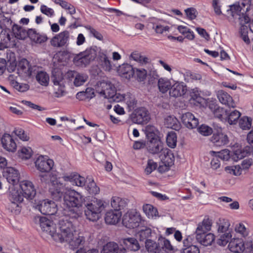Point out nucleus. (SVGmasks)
<instances>
[{
    "label": "nucleus",
    "mask_w": 253,
    "mask_h": 253,
    "mask_svg": "<svg viewBox=\"0 0 253 253\" xmlns=\"http://www.w3.org/2000/svg\"><path fill=\"white\" fill-rule=\"evenodd\" d=\"M94 97V89L91 87H87L85 91L79 92L76 94V98L80 100H90Z\"/></svg>",
    "instance_id": "nucleus-37"
},
{
    "label": "nucleus",
    "mask_w": 253,
    "mask_h": 253,
    "mask_svg": "<svg viewBox=\"0 0 253 253\" xmlns=\"http://www.w3.org/2000/svg\"><path fill=\"white\" fill-rule=\"evenodd\" d=\"M130 58L140 64H146L149 62V59L146 56H143L137 51L133 52L130 55Z\"/></svg>",
    "instance_id": "nucleus-45"
},
{
    "label": "nucleus",
    "mask_w": 253,
    "mask_h": 253,
    "mask_svg": "<svg viewBox=\"0 0 253 253\" xmlns=\"http://www.w3.org/2000/svg\"><path fill=\"white\" fill-rule=\"evenodd\" d=\"M1 144L6 151L14 152L17 148L16 143L12 136L9 134L4 133L1 138Z\"/></svg>",
    "instance_id": "nucleus-23"
},
{
    "label": "nucleus",
    "mask_w": 253,
    "mask_h": 253,
    "mask_svg": "<svg viewBox=\"0 0 253 253\" xmlns=\"http://www.w3.org/2000/svg\"><path fill=\"white\" fill-rule=\"evenodd\" d=\"M211 141L215 146L221 147L227 145L229 143V138L225 133L217 132L213 134Z\"/></svg>",
    "instance_id": "nucleus-22"
},
{
    "label": "nucleus",
    "mask_w": 253,
    "mask_h": 253,
    "mask_svg": "<svg viewBox=\"0 0 253 253\" xmlns=\"http://www.w3.org/2000/svg\"><path fill=\"white\" fill-rule=\"evenodd\" d=\"M165 125L168 128L175 130H178L180 128V124L177 119L171 116L167 117L165 120Z\"/></svg>",
    "instance_id": "nucleus-41"
},
{
    "label": "nucleus",
    "mask_w": 253,
    "mask_h": 253,
    "mask_svg": "<svg viewBox=\"0 0 253 253\" xmlns=\"http://www.w3.org/2000/svg\"><path fill=\"white\" fill-rule=\"evenodd\" d=\"M121 216V211L117 210H111L106 212L105 221L108 224H116L120 221Z\"/></svg>",
    "instance_id": "nucleus-27"
},
{
    "label": "nucleus",
    "mask_w": 253,
    "mask_h": 253,
    "mask_svg": "<svg viewBox=\"0 0 253 253\" xmlns=\"http://www.w3.org/2000/svg\"><path fill=\"white\" fill-rule=\"evenodd\" d=\"M217 157L223 161H228L230 158V151L227 149L218 152Z\"/></svg>",
    "instance_id": "nucleus-63"
},
{
    "label": "nucleus",
    "mask_w": 253,
    "mask_h": 253,
    "mask_svg": "<svg viewBox=\"0 0 253 253\" xmlns=\"http://www.w3.org/2000/svg\"><path fill=\"white\" fill-rule=\"evenodd\" d=\"M117 71L121 77L127 79H129L134 74V69L128 64H123L120 66Z\"/></svg>",
    "instance_id": "nucleus-28"
},
{
    "label": "nucleus",
    "mask_w": 253,
    "mask_h": 253,
    "mask_svg": "<svg viewBox=\"0 0 253 253\" xmlns=\"http://www.w3.org/2000/svg\"><path fill=\"white\" fill-rule=\"evenodd\" d=\"M98 90L106 98H111L115 93L116 87L110 82H101L98 84Z\"/></svg>",
    "instance_id": "nucleus-17"
},
{
    "label": "nucleus",
    "mask_w": 253,
    "mask_h": 253,
    "mask_svg": "<svg viewBox=\"0 0 253 253\" xmlns=\"http://www.w3.org/2000/svg\"><path fill=\"white\" fill-rule=\"evenodd\" d=\"M7 161L5 158L1 157V169L3 167L2 175L10 185H18L20 174L17 170L12 167H6Z\"/></svg>",
    "instance_id": "nucleus-8"
},
{
    "label": "nucleus",
    "mask_w": 253,
    "mask_h": 253,
    "mask_svg": "<svg viewBox=\"0 0 253 253\" xmlns=\"http://www.w3.org/2000/svg\"><path fill=\"white\" fill-rule=\"evenodd\" d=\"M143 211L149 218H156L159 216L157 208L150 204H145L143 206Z\"/></svg>",
    "instance_id": "nucleus-38"
},
{
    "label": "nucleus",
    "mask_w": 253,
    "mask_h": 253,
    "mask_svg": "<svg viewBox=\"0 0 253 253\" xmlns=\"http://www.w3.org/2000/svg\"><path fill=\"white\" fill-rule=\"evenodd\" d=\"M161 253H168L173 250L172 246L168 239L165 238H160L158 239Z\"/></svg>",
    "instance_id": "nucleus-40"
},
{
    "label": "nucleus",
    "mask_w": 253,
    "mask_h": 253,
    "mask_svg": "<svg viewBox=\"0 0 253 253\" xmlns=\"http://www.w3.org/2000/svg\"><path fill=\"white\" fill-rule=\"evenodd\" d=\"M119 247L114 242L108 243L103 247L101 253H118Z\"/></svg>",
    "instance_id": "nucleus-44"
},
{
    "label": "nucleus",
    "mask_w": 253,
    "mask_h": 253,
    "mask_svg": "<svg viewBox=\"0 0 253 253\" xmlns=\"http://www.w3.org/2000/svg\"><path fill=\"white\" fill-rule=\"evenodd\" d=\"M64 185L58 180H53L51 182L49 187V192L52 199L58 201L63 197Z\"/></svg>",
    "instance_id": "nucleus-15"
},
{
    "label": "nucleus",
    "mask_w": 253,
    "mask_h": 253,
    "mask_svg": "<svg viewBox=\"0 0 253 253\" xmlns=\"http://www.w3.org/2000/svg\"><path fill=\"white\" fill-rule=\"evenodd\" d=\"M217 97L221 103L229 107L234 108L236 104L232 97L226 92L220 90L217 93Z\"/></svg>",
    "instance_id": "nucleus-26"
},
{
    "label": "nucleus",
    "mask_w": 253,
    "mask_h": 253,
    "mask_svg": "<svg viewBox=\"0 0 253 253\" xmlns=\"http://www.w3.org/2000/svg\"><path fill=\"white\" fill-rule=\"evenodd\" d=\"M158 130L153 125H149L145 127V133L148 140L152 139V138H158Z\"/></svg>",
    "instance_id": "nucleus-46"
},
{
    "label": "nucleus",
    "mask_w": 253,
    "mask_h": 253,
    "mask_svg": "<svg viewBox=\"0 0 253 253\" xmlns=\"http://www.w3.org/2000/svg\"><path fill=\"white\" fill-rule=\"evenodd\" d=\"M37 81L42 85L46 86L49 81V76L44 72H40L36 76Z\"/></svg>",
    "instance_id": "nucleus-50"
},
{
    "label": "nucleus",
    "mask_w": 253,
    "mask_h": 253,
    "mask_svg": "<svg viewBox=\"0 0 253 253\" xmlns=\"http://www.w3.org/2000/svg\"><path fill=\"white\" fill-rule=\"evenodd\" d=\"M87 78L88 77L85 74L77 73L75 75L74 85L76 86H80L83 85L87 81Z\"/></svg>",
    "instance_id": "nucleus-52"
},
{
    "label": "nucleus",
    "mask_w": 253,
    "mask_h": 253,
    "mask_svg": "<svg viewBox=\"0 0 253 253\" xmlns=\"http://www.w3.org/2000/svg\"><path fill=\"white\" fill-rule=\"evenodd\" d=\"M152 28L157 34H163L164 32L168 31L169 27L168 26H164L160 24H153Z\"/></svg>",
    "instance_id": "nucleus-61"
},
{
    "label": "nucleus",
    "mask_w": 253,
    "mask_h": 253,
    "mask_svg": "<svg viewBox=\"0 0 253 253\" xmlns=\"http://www.w3.org/2000/svg\"><path fill=\"white\" fill-rule=\"evenodd\" d=\"M34 207L43 214L53 215L57 211L56 204L54 201L49 200L40 201L38 204H35Z\"/></svg>",
    "instance_id": "nucleus-9"
},
{
    "label": "nucleus",
    "mask_w": 253,
    "mask_h": 253,
    "mask_svg": "<svg viewBox=\"0 0 253 253\" xmlns=\"http://www.w3.org/2000/svg\"><path fill=\"white\" fill-rule=\"evenodd\" d=\"M249 9L250 6L246 5L245 2H242L241 5L235 4L231 5L230 9L227 10V12L233 17L236 18L238 16L239 19L243 14L247 15L246 12L249 11Z\"/></svg>",
    "instance_id": "nucleus-20"
},
{
    "label": "nucleus",
    "mask_w": 253,
    "mask_h": 253,
    "mask_svg": "<svg viewBox=\"0 0 253 253\" xmlns=\"http://www.w3.org/2000/svg\"><path fill=\"white\" fill-rule=\"evenodd\" d=\"M232 235L231 232L224 233L221 235L217 241V243L222 246H225L231 241Z\"/></svg>",
    "instance_id": "nucleus-49"
},
{
    "label": "nucleus",
    "mask_w": 253,
    "mask_h": 253,
    "mask_svg": "<svg viewBox=\"0 0 253 253\" xmlns=\"http://www.w3.org/2000/svg\"><path fill=\"white\" fill-rule=\"evenodd\" d=\"M18 185L9 186V199L11 202V211L17 214L20 212V204L24 200V194L20 189H18Z\"/></svg>",
    "instance_id": "nucleus-6"
},
{
    "label": "nucleus",
    "mask_w": 253,
    "mask_h": 253,
    "mask_svg": "<svg viewBox=\"0 0 253 253\" xmlns=\"http://www.w3.org/2000/svg\"><path fill=\"white\" fill-rule=\"evenodd\" d=\"M123 243L128 250L132 251H136L140 249V246L138 241L134 238L124 239Z\"/></svg>",
    "instance_id": "nucleus-36"
},
{
    "label": "nucleus",
    "mask_w": 253,
    "mask_h": 253,
    "mask_svg": "<svg viewBox=\"0 0 253 253\" xmlns=\"http://www.w3.org/2000/svg\"><path fill=\"white\" fill-rule=\"evenodd\" d=\"M157 167V163L154 162L153 160H148L147 164L145 169V172L147 174H150L152 171L156 169Z\"/></svg>",
    "instance_id": "nucleus-59"
},
{
    "label": "nucleus",
    "mask_w": 253,
    "mask_h": 253,
    "mask_svg": "<svg viewBox=\"0 0 253 253\" xmlns=\"http://www.w3.org/2000/svg\"><path fill=\"white\" fill-rule=\"evenodd\" d=\"M35 163L37 169L42 173H48L54 165V162L51 159L42 156H39Z\"/></svg>",
    "instance_id": "nucleus-12"
},
{
    "label": "nucleus",
    "mask_w": 253,
    "mask_h": 253,
    "mask_svg": "<svg viewBox=\"0 0 253 253\" xmlns=\"http://www.w3.org/2000/svg\"><path fill=\"white\" fill-rule=\"evenodd\" d=\"M209 108L212 112L215 117L221 120L222 116L225 113V111L223 108H221L213 103H211L209 104Z\"/></svg>",
    "instance_id": "nucleus-42"
},
{
    "label": "nucleus",
    "mask_w": 253,
    "mask_h": 253,
    "mask_svg": "<svg viewBox=\"0 0 253 253\" xmlns=\"http://www.w3.org/2000/svg\"><path fill=\"white\" fill-rule=\"evenodd\" d=\"M240 116L241 113L239 111L234 110L228 116V122L230 125L235 124Z\"/></svg>",
    "instance_id": "nucleus-56"
},
{
    "label": "nucleus",
    "mask_w": 253,
    "mask_h": 253,
    "mask_svg": "<svg viewBox=\"0 0 253 253\" xmlns=\"http://www.w3.org/2000/svg\"><path fill=\"white\" fill-rule=\"evenodd\" d=\"M98 59L99 63L104 70L110 71L112 69L111 61L109 59L106 51L99 52Z\"/></svg>",
    "instance_id": "nucleus-30"
},
{
    "label": "nucleus",
    "mask_w": 253,
    "mask_h": 253,
    "mask_svg": "<svg viewBox=\"0 0 253 253\" xmlns=\"http://www.w3.org/2000/svg\"><path fill=\"white\" fill-rule=\"evenodd\" d=\"M198 130L199 132L204 136H209L212 133V129L205 125H201Z\"/></svg>",
    "instance_id": "nucleus-60"
},
{
    "label": "nucleus",
    "mask_w": 253,
    "mask_h": 253,
    "mask_svg": "<svg viewBox=\"0 0 253 253\" xmlns=\"http://www.w3.org/2000/svg\"><path fill=\"white\" fill-rule=\"evenodd\" d=\"M98 48L92 46L87 48L83 52L76 55L73 59L74 63L77 66L85 67L93 61L97 55Z\"/></svg>",
    "instance_id": "nucleus-7"
},
{
    "label": "nucleus",
    "mask_w": 253,
    "mask_h": 253,
    "mask_svg": "<svg viewBox=\"0 0 253 253\" xmlns=\"http://www.w3.org/2000/svg\"><path fill=\"white\" fill-rule=\"evenodd\" d=\"M40 224L42 229L50 235L53 238V235H55L56 231V224L53 221L46 217H41L40 218Z\"/></svg>",
    "instance_id": "nucleus-18"
},
{
    "label": "nucleus",
    "mask_w": 253,
    "mask_h": 253,
    "mask_svg": "<svg viewBox=\"0 0 253 253\" xmlns=\"http://www.w3.org/2000/svg\"><path fill=\"white\" fill-rule=\"evenodd\" d=\"M197 241L204 246H208L212 244L215 240V236L212 233L200 234L196 236Z\"/></svg>",
    "instance_id": "nucleus-29"
},
{
    "label": "nucleus",
    "mask_w": 253,
    "mask_h": 253,
    "mask_svg": "<svg viewBox=\"0 0 253 253\" xmlns=\"http://www.w3.org/2000/svg\"><path fill=\"white\" fill-rule=\"evenodd\" d=\"M147 149L150 153L155 155L162 153L165 149L163 143L159 138H152L147 143Z\"/></svg>",
    "instance_id": "nucleus-16"
},
{
    "label": "nucleus",
    "mask_w": 253,
    "mask_h": 253,
    "mask_svg": "<svg viewBox=\"0 0 253 253\" xmlns=\"http://www.w3.org/2000/svg\"><path fill=\"white\" fill-rule=\"evenodd\" d=\"M69 39V32L68 31H64L56 35L51 41V44L56 47H60L65 45Z\"/></svg>",
    "instance_id": "nucleus-19"
},
{
    "label": "nucleus",
    "mask_w": 253,
    "mask_h": 253,
    "mask_svg": "<svg viewBox=\"0 0 253 253\" xmlns=\"http://www.w3.org/2000/svg\"><path fill=\"white\" fill-rule=\"evenodd\" d=\"M158 86L160 91L164 93L170 90L171 86V83L166 78H160L158 80Z\"/></svg>",
    "instance_id": "nucleus-43"
},
{
    "label": "nucleus",
    "mask_w": 253,
    "mask_h": 253,
    "mask_svg": "<svg viewBox=\"0 0 253 253\" xmlns=\"http://www.w3.org/2000/svg\"><path fill=\"white\" fill-rule=\"evenodd\" d=\"M239 124L243 129H249L252 126V119L248 117H243L240 119Z\"/></svg>",
    "instance_id": "nucleus-54"
},
{
    "label": "nucleus",
    "mask_w": 253,
    "mask_h": 253,
    "mask_svg": "<svg viewBox=\"0 0 253 253\" xmlns=\"http://www.w3.org/2000/svg\"><path fill=\"white\" fill-rule=\"evenodd\" d=\"M83 200L81 193L74 190H70L65 193L64 196V204L69 209V211H73L72 217L77 218L79 216L77 208L82 206ZM70 215L71 216V214Z\"/></svg>",
    "instance_id": "nucleus-4"
},
{
    "label": "nucleus",
    "mask_w": 253,
    "mask_h": 253,
    "mask_svg": "<svg viewBox=\"0 0 253 253\" xmlns=\"http://www.w3.org/2000/svg\"><path fill=\"white\" fill-rule=\"evenodd\" d=\"M150 119L148 111L144 107L139 108L135 110L131 115L132 122L138 124H147Z\"/></svg>",
    "instance_id": "nucleus-10"
},
{
    "label": "nucleus",
    "mask_w": 253,
    "mask_h": 253,
    "mask_svg": "<svg viewBox=\"0 0 253 253\" xmlns=\"http://www.w3.org/2000/svg\"><path fill=\"white\" fill-rule=\"evenodd\" d=\"M18 187L24 194L25 198L28 200H33L36 195V190L33 183L29 180H25L21 181Z\"/></svg>",
    "instance_id": "nucleus-13"
},
{
    "label": "nucleus",
    "mask_w": 253,
    "mask_h": 253,
    "mask_svg": "<svg viewBox=\"0 0 253 253\" xmlns=\"http://www.w3.org/2000/svg\"><path fill=\"white\" fill-rule=\"evenodd\" d=\"M63 179L66 181L71 182L73 185L77 186H85V189L91 194H97L100 189L97 186L93 179L89 178L86 181L84 177L81 176L78 173H72L68 175L63 177Z\"/></svg>",
    "instance_id": "nucleus-3"
},
{
    "label": "nucleus",
    "mask_w": 253,
    "mask_h": 253,
    "mask_svg": "<svg viewBox=\"0 0 253 253\" xmlns=\"http://www.w3.org/2000/svg\"><path fill=\"white\" fill-rule=\"evenodd\" d=\"M55 96L61 97L65 94V86L64 84L53 85Z\"/></svg>",
    "instance_id": "nucleus-55"
},
{
    "label": "nucleus",
    "mask_w": 253,
    "mask_h": 253,
    "mask_svg": "<svg viewBox=\"0 0 253 253\" xmlns=\"http://www.w3.org/2000/svg\"><path fill=\"white\" fill-rule=\"evenodd\" d=\"M183 253H200V250L197 246L193 245L183 248Z\"/></svg>",
    "instance_id": "nucleus-64"
},
{
    "label": "nucleus",
    "mask_w": 253,
    "mask_h": 253,
    "mask_svg": "<svg viewBox=\"0 0 253 253\" xmlns=\"http://www.w3.org/2000/svg\"><path fill=\"white\" fill-rule=\"evenodd\" d=\"M187 91V87L183 83H176L172 85L169 90V95L173 97L183 96Z\"/></svg>",
    "instance_id": "nucleus-25"
},
{
    "label": "nucleus",
    "mask_w": 253,
    "mask_h": 253,
    "mask_svg": "<svg viewBox=\"0 0 253 253\" xmlns=\"http://www.w3.org/2000/svg\"><path fill=\"white\" fill-rule=\"evenodd\" d=\"M151 229L144 227L136 233L135 236L140 242L146 243V240H150L149 238L151 236Z\"/></svg>",
    "instance_id": "nucleus-34"
},
{
    "label": "nucleus",
    "mask_w": 253,
    "mask_h": 253,
    "mask_svg": "<svg viewBox=\"0 0 253 253\" xmlns=\"http://www.w3.org/2000/svg\"><path fill=\"white\" fill-rule=\"evenodd\" d=\"M20 77L26 79L32 75V70L29 61L25 58L20 60L17 64V72Z\"/></svg>",
    "instance_id": "nucleus-14"
},
{
    "label": "nucleus",
    "mask_w": 253,
    "mask_h": 253,
    "mask_svg": "<svg viewBox=\"0 0 253 253\" xmlns=\"http://www.w3.org/2000/svg\"><path fill=\"white\" fill-rule=\"evenodd\" d=\"M58 226L60 232H56L53 235V239L56 242H67L74 248L78 247L84 242V238L81 236H76L75 228L72 222L69 220L67 217H63L59 219Z\"/></svg>",
    "instance_id": "nucleus-1"
},
{
    "label": "nucleus",
    "mask_w": 253,
    "mask_h": 253,
    "mask_svg": "<svg viewBox=\"0 0 253 253\" xmlns=\"http://www.w3.org/2000/svg\"><path fill=\"white\" fill-rule=\"evenodd\" d=\"M160 158L163 163L168 166H170L173 164L174 156L171 151L166 148L161 153Z\"/></svg>",
    "instance_id": "nucleus-31"
},
{
    "label": "nucleus",
    "mask_w": 253,
    "mask_h": 253,
    "mask_svg": "<svg viewBox=\"0 0 253 253\" xmlns=\"http://www.w3.org/2000/svg\"><path fill=\"white\" fill-rule=\"evenodd\" d=\"M19 156L23 160L30 159L33 155V151L29 147H23L18 151Z\"/></svg>",
    "instance_id": "nucleus-47"
},
{
    "label": "nucleus",
    "mask_w": 253,
    "mask_h": 253,
    "mask_svg": "<svg viewBox=\"0 0 253 253\" xmlns=\"http://www.w3.org/2000/svg\"><path fill=\"white\" fill-rule=\"evenodd\" d=\"M16 135L22 141H28L30 139L29 134L21 128H17L14 131Z\"/></svg>",
    "instance_id": "nucleus-57"
},
{
    "label": "nucleus",
    "mask_w": 253,
    "mask_h": 253,
    "mask_svg": "<svg viewBox=\"0 0 253 253\" xmlns=\"http://www.w3.org/2000/svg\"><path fill=\"white\" fill-rule=\"evenodd\" d=\"M211 223L209 218H205L202 222L198 224L195 233L196 236L200 234V235L207 233L211 230Z\"/></svg>",
    "instance_id": "nucleus-33"
},
{
    "label": "nucleus",
    "mask_w": 253,
    "mask_h": 253,
    "mask_svg": "<svg viewBox=\"0 0 253 253\" xmlns=\"http://www.w3.org/2000/svg\"><path fill=\"white\" fill-rule=\"evenodd\" d=\"M1 35L4 31V35L6 36L7 40L10 41L9 33L11 30L16 34L18 38H22L21 37V32L23 31L22 27L18 25L13 24H12V21L11 18V15L10 13H7L5 14L1 13Z\"/></svg>",
    "instance_id": "nucleus-5"
},
{
    "label": "nucleus",
    "mask_w": 253,
    "mask_h": 253,
    "mask_svg": "<svg viewBox=\"0 0 253 253\" xmlns=\"http://www.w3.org/2000/svg\"><path fill=\"white\" fill-rule=\"evenodd\" d=\"M51 79L53 85L64 84L63 76L60 71L53 72Z\"/></svg>",
    "instance_id": "nucleus-53"
},
{
    "label": "nucleus",
    "mask_w": 253,
    "mask_h": 253,
    "mask_svg": "<svg viewBox=\"0 0 253 253\" xmlns=\"http://www.w3.org/2000/svg\"><path fill=\"white\" fill-rule=\"evenodd\" d=\"M111 205L114 210L120 211L126 207L127 202L125 199L119 197H113L112 198Z\"/></svg>",
    "instance_id": "nucleus-35"
},
{
    "label": "nucleus",
    "mask_w": 253,
    "mask_h": 253,
    "mask_svg": "<svg viewBox=\"0 0 253 253\" xmlns=\"http://www.w3.org/2000/svg\"><path fill=\"white\" fill-rule=\"evenodd\" d=\"M84 204L85 207L84 214L87 219L96 221L101 217V212L104 209L103 202L95 198L84 200Z\"/></svg>",
    "instance_id": "nucleus-2"
},
{
    "label": "nucleus",
    "mask_w": 253,
    "mask_h": 253,
    "mask_svg": "<svg viewBox=\"0 0 253 253\" xmlns=\"http://www.w3.org/2000/svg\"><path fill=\"white\" fill-rule=\"evenodd\" d=\"M167 145L171 148H174L176 146L177 136L174 132L171 131L168 133L167 136Z\"/></svg>",
    "instance_id": "nucleus-48"
},
{
    "label": "nucleus",
    "mask_w": 253,
    "mask_h": 253,
    "mask_svg": "<svg viewBox=\"0 0 253 253\" xmlns=\"http://www.w3.org/2000/svg\"><path fill=\"white\" fill-rule=\"evenodd\" d=\"M145 246L149 253H161V249L158 241V243H157L151 239L146 240Z\"/></svg>",
    "instance_id": "nucleus-39"
},
{
    "label": "nucleus",
    "mask_w": 253,
    "mask_h": 253,
    "mask_svg": "<svg viewBox=\"0 0 253 253\" xmlns=\"http://www.w3.org/2000/svg\"><path fill=\"white\" fill-rule=\"evenodd\" d=\"M228 248L231 252L235 253L242 252L245 249L243 243L240 240L235 239L230 241Z\"/></svg>",
    "instance_id": "nucleus-32"
},
{
    "label": "nucleus",
    "mask_w": 253,
    "mask_h": 253,
    "mask_svg": "<svg viewBox=\"0 0 253 253\" xmlns=\"http://www.w3.org/2000/svg\"><path fill=\"white\" fill-rule=\"evenodd\" d=\"M230 224L228 220L223 219L218 224V231L221 233L230 232L229 230Z\"/></svg>",
    "instance_id": "nucleus-58"
},
{
    "label": "nucleus",
    "mask_w": 253,
    "mask_h": 253,
    "mask_svg": "<svg viewBox=\"0 0 253 253\" xmlns=\"http://www.w3.org/2000/svg\"><path fill=\"white\" fill-rule=\"evenodd\" d=\"M239 21L241 25L240 29V33L243 40L246 43H249L250 42V39L248 36V26L246 24H249L250 19L247 15L243 14L239 18Z\"/></svg>",
    "instance_id": "nucleus-21"
},
{
    "label": "nucleus",
    "mask_w": 253,
    "mask_h": 253,
    "mask_svg": "<svg viewBox=\"0 0 253 253\" xmlns=\"http://www.w3.org/2000/svg\"><path fill=\"white\" fill-rule=\"evenodd\" d=\"M181 119L184 125L188 128H195L199 124L198 120L190 112L183 114Z\"/></svg>",
    "instance_id": "nucleus-24"
},
{
    "label": "nucleus",
    "mask_w": 253,
    "mask_h": 253,
    "mask_svg": "<svg viewBox=\"0 0 253 253\" xmlns=\"http://www.w3.org/2000/svg\"><path fill=\"white\" fill-rule=\"evenodd\" d=\"M141 221L140 215L132 211L126 212L123 217V224L128 228H135Z\"/></svg>",
    "instance_id": "nucleus-11"
},
{
    "label": "nucleus",
    "mask_w": 253,
    "mask_h": 253,
    "mask_svg": "<svg viewBox=\"0 0 253 253\" xmlns=\"http://www.w3.org/2000/svg\"><path fill=\"white\" fill-rule=\"evenodd\" d=\"M235 231L240 234L243 237H247L250 233L249 228H246L243 223H239L236 224L235 227Z\"/></svg>",
    "instance_id": "nucleus-51"
},
{
    "label": "nucleus",
    "mask_w": 253,
    "mask_h": 253,
    "mask_svg": "<svg viewBox=\"0 0 253 253\" xmlns=\"http://www.w3.org/2000/svg\"><path fill=\"white\" fill-rule=\"evenodd\" d=\"M85 28L89 31L90 33L91 34L94 38L100 41L103 40V36L95 29L89 25L86 26Z\"/></svg>",
    "instance_id": "nucleus-62"
}]
</instances>
